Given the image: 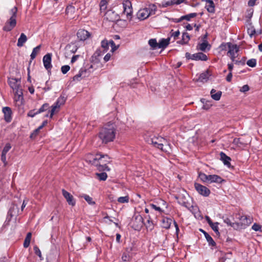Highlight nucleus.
I'll use <instances>...</instances> for the list:
<instances>
[{
    "mask_svg": "<svg viewBox=\"0 0 262 262\" xmlns=\"http://www.w3.org/2000/svg\"><path fill=\"white\" fill-rule=\"evenodd\" d=\"M17 12V8L14 7L9 11V14L11 15L10 18L5 23L3 27V30L5 31H11L16 25V15Z\"/></svg>",
    "mask_w": 262,
    "mask_h": 262,
    "instance_id": "20e7f679",
    "label": "nucleus"
},
{
    "mask_svg": "<svg viewBox=\"0 0 262 262\" xmlns=\"http://www.w3.org/2000/svg\"><path fill=\"white\" fill-rule=\"evenodd\" d=\"M249 86L247 85H243L239 90L241 92L245 93L249 90Z\"/></svg>",
    "mask_w": 262,
    "mask_h": 262,
    "instance_id": "69168bd1",
    "label": "nucleus"
},
{
    "mask_svg": "<svg viewBox=\"0 0 262 262\" xmlns=\"http://www.w3.org/2000/svg\"><path fill=\"white\" fill-rule=\"evenodd\" d=\"M27 40V37L26 35L23 33H21L20 36L18 39L17 46L19 47H23Z\"/></svg>",
    "mask_w": 262,
    "mask_h": 262,
    "instance_id": "393cba45",
    "label": "nucleus"
},
{
    "mask_svg": "<svg viewBox=\"0 0 262 262\" xmlns=\"http://www.w3.org/2000/svg\"><path fill=\"white\" fill-rule=\"evenodd\" d=\"M14 96H23V90L21 87L13 90Z\"/></svg>",
    "mask_w": 262,
    "mask_h": 262,
    "instance_id": "6e6d98bb",
    "label": "nucleus"
},
{
    "mask_svg": "<svg viewBox=\"0 0 262 262\" xmlns=\"http://www.w3.org/2000/svg\"><path fill=\"white\" fill-rule=\"evenodd\" d=\"M14 99L18 105H21L23 104V96H14Z\"/></svg>",
    "mask_w": 262,
    "mask_h": 262,
    "instance_id": "a18cd8bd",
    "label": "nucleus"
},
{
    "mask_svg": "<svg viewBox=\"0 0 262 262\" xmlns=\"http://www.w3.org/2000/svg\"><path fill=\"white\" fill-rule=\"evenodd\" d=\"M170 38L162 39L158 43V48L165 49L169 43Z\"/></svg>",
    "mask_w": 262,
    "mask_h": 262,
    "instance_id": "bb28decb",
    "label": "nucleus"
},
{
    "mask_svg": "<svg viewBox=\"0 0 262 262\" xmlns=\"http://www.w3.org/2000/svg\"><path fill=\"white\" fill-rule=\"evenodd\" d=\"M233 144L239 147L245 146L246 144L242 138H234L233 141Z\"/></svg>",
    "mask_w": 262,
    "mask_h": 262,
    "instance_id": "c85d7f7f",
    "label": "nucleus"
},
{
    "mask_svg": "<svg viewBox=\"0 0 262 262\" xmlns=\"http://www.w3.org/2000/svg\"><path fill=\"white\" fill-rule=\"evenodd\" d=\"M123 11L122 15H126L127 19L130 20L132 18L133 13L131 2L128 0L124 1L123 3Z\"/></svg>",
    "mask_w": 262,
    "mask_h": 262,
    "instance_id": "6e6552de",
    "label": "nucleus"
},
{
    "mask_svg": "<svg viewBox=\"0 0 262 262\" xmlns=\"http://www.w3.org/2000/svg\"><path fill=\"white\" fill-rule=\"evenodd\" d=\"M96 175L100 181H105L107 178V175L105 172L97 173Z\"/></svg>",
    "mask_w": 262,
    "mask_h": 262,
    "instance_id": "79ce46f5",
    "label": "nucleus"
},
{
    "mask_svg": "<svg viewBox=\"0 0 262 262\" xmlns=\"http://www.w3.org/2000/svg\"><path fill=\"white\" fill-rule=\"evenodd\" d=\"M176 198L178 200V203L182 206H183L187 208H189L191 206L190 203L188 202L186 196L179 195L178 196H176Z\"/></svg>",
    "mask_w": 262,
    "mask_h": 262,
    "instance_id": "f3484780",
    "label": "nucleus"
},
{
    "mask_svg": "<svg viewBox=\"0 0 262 262\" xmlns=\"http://www.w3.org/2000/svg\"><path fill=\"white\" fill-rule=\"evenodd\" d=\"M66 99L64 96H60L54 103L55 105L60 108L61 105H63L66 102Z\"/></svg>",
    "mask_w": 262,
    "mask_h": 262,
    "instance_id": "c9c22d12",
    "label": "nucleus"
},
{
    "mask_svg": "<svg viewBox=\"0 0 262 262\" xmlns=\"http://www.w3.org/2000/svg\"><path fill=\"white\" fill-rule=\"evenodd\" d=\"M227 46L228 48L227 54L230 57L232 61H234V58H236L239 51V48L236 45L232 44L231 42H228Z\"/></svg>",
    "mask_w": 262,
    "mask_h": 262,
    "instance_id": "0eeeda50",
    "label": "nucleus"
},
{
    "mask_svg": "<svg viewBox=\"0 0 262 262\" xmlns=\"http://www.w3.org/2000/svg\"><path fill=\"white\" fill-rule=\"evenodd\" d=\"M11 148V144L10 143H7L3 149L2 153L7 154Z\"/></svg>",
    "mask_w": 262,
    "mask_h": 262,
    "instance_id": "4d7b16f0",
    "label": "nucleus"
},
{
    "mask_svg": "<svg viewBox=\"0 0 262 262\" xmlns=\"http://www.w3.org/2000/svg\"><path fill=\"white\" fill-rule=\"evenodd\" d=\"M100 12L101 13H103L104 14L107 7V2L106 0H101L99 3Z\"/></svg>",
    "mask_w": 262,
    "mask_h": 262,
    "instance_id": "cd10ccee",
    "label": "nucleus"
},
{
    "mask_svg": "<svg viewBox=\"0 0 262 262\" xmlns=\"http://www.w3.org/2000/svg\"><path fill=\"white\" fill-rule=\"evenodd\" d=\"M247 64L248 66L253 68L256 66V60L255 59H251L247 61Z\"/></svg>",
    "mask_w": 262,
    "mask_h": 262,
    "instance_id": "8fccbe9b",
    "label": "nucleus"
},
{
    "mask_svg": "<svg viewBox=\"0 0 262 262\" xmlns=\"http://www.w3.org/2000/svg\"><path fill=\"white\" fill-rule=\"evenodd\" d=\"M197 15L196 13H191L187 15L182 16L178 21L182 20L185 19L187 20H190L191 18L196 17Z\"/></svg>",
    "mask_w": 262,
    "mask_h": 262,
    "instance_id": "f704fd0d",
    "label": "nucleus"
},
{
    "mask_svg": "<svg viewBox=\"0 0 262 262\" xmlns=\"http://www.w3.org/2000/svg\"><path fill=\"white\" fill-rule=\"evenodd\" d=\"M62 194L69 205L72 206L75 205L76 201L72 194L64 189L62 190Z\"/></svg>",
    "mask_w": 262,
    "mask_h": 262,
    "instance_id": "9b49d317",
    "label": "nucleus"
},
{
    "mask_svg": "<svg viewBox=\"0 0 262 262\" xmlns=\"http://www.w3.org/2000/svg\"><path fill=\"white\" fill-rule=\"evenodd\" d=\"M116 136V129L113 124H107L101 129L99 137L102 143H107L113 141Z\"/></svg>",
    "mask_w": 262,
    "mask_h": 262,
    "instance_id": "f03ea898",
    "label": "nucleus"
},
{
    "mask_svg": "<svg viewBox=\"0 0 262 262\" xmlns=\"http://www.w3.org/2000/svg\"><path fill=\"white\" fill-rule=\"evenodd\" d=\"M143 218L140 214H135L130 222L132 227L135 230H140L143 225Z\"/></svg>",
    "mask_w": 262,
    "mask_h": 262,
    "instance_id": "423d86ee",
    "label": "nucleus"
},
{
    "mask_svg": "<svg viewBox=\"0 0 262 262\" xmlns=\"http://www.w3.org/2000/svg\"><path fill=\"white\" fill-rule=\"evenodd\" d=\"M38 114L37 113V111L35 112V110H31L30 111L28 114L27 116L28 117H34L36 115Z\"/></svg>",
    "mask_w": 262,
    "mask_h": 262,
    "instance_id": "0e129e2a",
    "label": "nucleus"
},
{
    "mask_svg": "<svg viewBox=\"0 0 262 262\" xmlns=\"http://www.w3.org/2000/svg\"><path fill=\"white\" fill-rule=\"evenodd\" d=\"M207 59V55L202 52H199L192 54V60L206 61Z\"/></svg>",
    "mask_w": 262,
    "mask_h": 262,
    "instance_id": "aec40b11",
    "label": "nucleus"
},
{
    "mask_svg": "<svg viewBox=\"0 0 262 262\" xmlns=\"http://www.w3.org/2000/svg\"><path fill=\"white\" fill-rule=\"evenodd\" d=\"M171 37H173L174 40H176L180 34V31L179 30L175 32H173V30H171Z\"/></svg>",
    "mask_w": 262,
    "mask_h": 262,
    "instance_id": "680f3d73",
    "label": "nucleus"
},
{
    "mask_svg": "<svg viewBox=\"0 0 262 262\" xmlns=\"http://www.w3.org/2000/svg\"><path fill=\"white\" fill-rule=\"evenodd\" d=\"M70 69V67L68 65H64L61 67V71L63 74H66Z\"/></svg>",
    "mask_w": 262,
    "mask_h": 262,
    "instance_id": "5fc2aeb1",
    "label": "nucleus"
},
{
    "mask_svg": "<svg viewBox=\"0 0 262 262\" xmlns=\"http://www.w3.org/2000/svg\"><path fill=\"white\" fill-rule=\"evenodd\" d=\"M86 70L85 69L81 68L78 74H76V75H75L73 77V80L78 81L80 80V78L85 77L86 76Z\"/></svg>",
    "mask_w": 262,
    "mask_h": 262,
    "instance_id": "5701e85b",
    "label": "nucleus"
},
{
    "mask_svg": "<svg viewBox=\"0 0 262 262\" xmlns=\"http://www.w3.org/2000/svg\"><path fill=\"white\" fill-rule=\"evenodd\" d=\"M190 40V36L188 33L185 32L183 33L182 38L181 40L179 41L181 44H186Z\"/></svg>",
    "mask_w": 262,
    "mask_h": 262,
    "instance_id": "7c9ffc66",
    "label": "nucleus"
},
{
    "mask_svg": "<svg viewBox=\"0 0 262 262\" xmlns=\"http://www.w3.org/2000/svg\"><path fill=\"white\" fill-rule=\"evenodd\" d=\"M151 142L155 147L164 152L169 153L171 149L170 145L164 138L161 137H155L151 139Z\"/></svg>",
    "mask_w": 262,
    "mask_h": 262,
    "instance_id": "7ed1b4c3",
    "label": "nucleus"
},
{
    "mask_svg": "<svg viewBox=\"0 0 262 262\" xmlns=\"http://www.w3.org/2000/svg\"><path fill=\"white\" fill-rule=\"evenodd\" d=\"M77 2H75L74 4H76ZM74 3H72L71 5L68 6L66 8V12L67 14H73L75 12L76 8L73 6Z\"/></svg>",
    "mask_w": 262,
    "mask_h": 262,
    "instance_id": "473e14b6",
    "label": "nucleus"
},
{
    "mask_svg": "<svg viewBox=\"0 0 262 262\" xmlns=\"http://www.w3.org/2000/svg\"><path fill=\"white\" fill-rule=\"evenodd\" d=\"M231 227H233L234 229L238 230L241 229H244L243 226L239 223H232Z\"/></svg>",
    "mask_w": 262,
    "mask_h": 262,
    "instance_id": "3c124183",
    "label": "nucleus"
},
{
    "mask_svg": "<svg viewBox=\"0 0 262 262\" xmlns=\"http://www.w3.org/2000/svg\"><path fill=\"white\" fill-rule=\"evenodd\" d=\"M81 198L84 199V200L90 204V205H94L95 204V202L93 201L92 198L90 196L87 194H82L80 196Z\"/></svg>",
    "mask_w": 262,
    "mask_h": 262,
    "instance_id": "58836bf2",
    "label": "nucleus"
},
{
    "mask_svg": "<svg viewBox=\"0 0 262 262\" xmlns=\"http://www.w3.org/2000/svg\"><path fill=\"white\" fill-rule=\"evenodd\" d=\"M148 44L153 50L158 48V43L157 42V40L155 38L149 39L148 41Z\"/></svg>",
    "mask_w": 262,
    "mask_h": 262,
    "instance_id": "e433bc0d",
    "label": "nucleus"
},
{
    "mask_svg": "<svg viewBox=\"0 0 262 262\" xmlns=\"http://www.w3.org/2000/svg\"><path fill=\"white\" fill-rule=\"evenodd\" d=\"M205 8L208 12L214 13L215 12L214 4L212 0H206Z\"/></svg>",
    "mask_w": 262,
    "mask_h": 262,
    "instance_id": "412c9836",
    "label": "nucleus"
},
{
    "mask_svg": "<svg viewBox=\"0 0 262 262\" xmlns=\"http://www.w3.org/2000/svg\"><path fill=\"white\" fill-rule=\"evenodd\" d=\"M199 177L202 181L204 183H208L209 177L208 175L204 173H200Z\"/></svg>",
    "mask_w": 262,
    "mask_h": 262,
    "instance_id": "ea45409f",
    "label": "nucleus"
},
{
    "mask_svg": "<svg viewBox=\"0 0 262 262\" xmlns=\"http://www.w3.org/2000/svg\"><path fill=\"white\" fill-rule=\"evenodd\" d=\"M35 253L38 255L40 258H41V251L37 246H35L33 248Z\"/></svg>",
    "mask_w": 262,
    "mask_h": 262,
    "instance_id": "e2e57ef3",
    "label": "nucleus"
},
{
    "mask_svg": "<svg viewBox=\"0 0 262 262\" xmlns=\"http://www.w3.org/2000/svg\"><path fill=\"white\" fill-rule=\"evenodd\" d=\"M207 34L206 33L203 37V42L199 43L197 46V49L202 51H205L208 48V50L210 49V46L208 43L207 40Z\"/></svg>",
    "mask_w": 262,
    "mask_h": 262,
    "instance_id": "4468645a",
    "label": "nucleus"
},
{
    "mask_svg": "<svg viewBox=\"0 0 262 262\" xmlns=\"http://www.w3.org/2000/svg\"><path fill=\"white\" fill-rule=\"evenodd\" d=\"M101 47L103 48L105 51L108 49V43L106 40H102L101 41Z\"/></svg>",
    "mask_w": 262,
    "mask_h": 262,
    "instance_id": "13d9d810",
    "label": "nucleus"
},
{
    "mask_svg": "<svg viewBox=\"0 0 262 262\" xmlns=\"http://www.w3.org/2000/svg\"><path fill=\"white\" fill-rule=\"evenodd\" d=\"M143 224L148 230L151 231L154 228V224L152 221L147 220L146 222Z\"/></svg>",
    "mask_w": 262,
    "mask_h": 262,
    "instance_id": "4c0bfd02",
    "label": "nucleus"
},
{
    "mask_svg": "<svg viewBox=\"0 0 262 262\" xmlns=\"http://www.w3.org/2000/svg\"><path fill=\"white\" fill-rule=\"evenodd\" d=\"M3 113L4 114V119L7 122H10L12 120V110L10 107L5 106L3 108Z\"/></svg>",
    "mask_w": 262,
    "mask_h": 262,
    "instance_id": "2eb2a0df",
    "label": "nucleus"
},
{
    "mask_svg": "<svg viewBox=\"0 0 262 262\" xmlns=\"http://www.w3.org/2000/svg\"><path fill=\"white\" fill-rule=\"evenodd\" d=\"M219 223L217 222L213 223V225H209L212 229L215 232V233L220 235V232L219 231V227H218Z\"/></svg>",
    "mask_w": 262,
    "mask_h": 262,
    "instance_id": "49530a36",
    "label": "nucleus"
},
{
    "mask_svg": "<svg viewBox=\"0 0 262 262\" xmlns=\"http://www.w3.org/2000/svg\"><path fill=\"white\" fill-rule=\"evenodd\" d=\"M105 18L110 21H116L120 19V16L112 10H107L104 14Z\"/></svg>",
    "mask_w": 262,
    "mask_h": 262,
    "instance_id": "9d476101",
    "label": "nucleus"
},
{
    "mask_svg": "<svg viewBox=\"0 0 262 262\" xmlns=\"http://www.w3.org/2000/svg\"><path fill=\"white\" fill-rule=\"evenodd\" d=\"M32 234L31 232H28L27 234V236L25 239L24 243V247L25 248H28L30 244L31 238Z\"/></svg>",
    "mask_w": 262,
    "mask_h": 262,
    "instance_id": "72a5a7b5",
    "label": "nucleus"
},
{
    "mask_svg": "<svg viewBox=\"0 0 262 262\" xmlns=\"http://www.w3.org/2000/svg\"><path fill=\"white\" fill-rule=\"evenodd\" d=\"M209 180L208 183H221L224 180L219 176L216 174H209L208 175Z\"/></svg>",
    "mask_w": 262,
    "mask_h": 262,
    "instance_id": "6ab92c4d",
    "label": "nucleus"
},
{
    "mask_svg": "<svg viewBox=\"0 0 262 262\" xmlns=\"http://www.w3.org/2000/svg\"><path fill=\"white\" fill-rule=\"evenodd\" d=\"M51 60H52V54L48 53L46 54L42 59L43 66L45 69L47 70H50L52 67L51 64Z\"/></svg>",
    "mask_w": 262,
    "mask_h": 262,
    "instance_id": "f8f14e48",
    "label": "nucleus"
},
{
    "mask_svg": "<svg viewBox=\"0 0 262 262\" xmlns=\"http://www.w3.org/2000/svg\"><path fill=\"white\" fill-rule=\"evenodd\" d=\"M208 76L209 74L208 72L202 73L199 76V80L202 81H203L204 80H206L208 78Z\"/></svg>",
    "mask_w": 262,
    "mask_h": 262,
    "instance_id": "603ef678",
    "label": "nucleus"
},
{
    "mask_svg": "<svg viewBox=\"0 0 262 262\" xmlns=\"http://www.w3.org/2000/svg\"><path fill=\"white\" fill-rule=\"evenodd\" d=\"M173 5L171 1L169 0H164L161 4H160V6L162 7H167L168 6Z\"/></svg>",
    "mask_w": 262,
    "mask_h": 262,
    "instance_id": "de8ad7c7",
    "label": "nucleus"
},
{
    "mask_svg": "<svg viewBox=\"0 0 262 262\" xmlns=\"http://www.w3.org/2000/svg\"><path fill=\"white\" fill-rule=\"evenodd\" d=\"M220 155L221 160L223 162L225 165L229 166L230 165V161L231 160V158L222 151L220 152Z\"/></svg>",
    "mask_w": 262,
    "mask_h": 262,
    "instance_id": "4be33fe9",
    "label": "nucleus"
},
{
    "mask_svg": "<svg viewBox=\"0 0 262 262\" xmlns=\"http://www.w3.org/2000/svg\"><path fill=\"white\" fill-rule=\"evenodd\" d=\"M91 33L84 29H79L77 32L78 38L81 41H84L91 37Z\"/></svg>",
    "mask_w": 262,
    "mask_h": 262,
    "instance_id": "ddd939ff",
    "label": "nucleus"
},
{
    "mask_svg": "<svg viewBox=\"0 0 262 262\" xmlns=\"http://www.w3.org/2000/svg\"><path fill=\"white\" fill-rule=\"evenodd\" d=\"M8 83L13 90H15V89H17L21 87L20 79H16L14 78H10L9 79Z\"/></svg>",
    "mask_w": 262,
    "mask_h": 262,
    "instance_id": "dca6fc26",
    "label": "nucleus"
},
{
    "mask_svg": "<svg viewBox=\"0 0 262 262\" xmlns=\"http://www.w3.org/2000/svg\"><path fill=\"white\" fill-rule=\"evenodd\" d=\"M248 34L250 35L251 37H252L253 35H254L255 34V29H254V27L251 26V27L249 28L247 30Z\"/></svg>",
    "mask_w": 262,
    "mask_h": 262,
    "instance_id": "864d4df0",
    "label": "nucleus"
},
{
    "mask_svg": "<svg viewBox=\"0 0 262 262\" xmlns=\"http://www.w3.org/2000/svg\"><path fill=\"white\" fill-rule=\"evenodd\" d=\"M149 206L151 209H154L156 211H158L160 214H162L164 212V210L161 207L157 206L156 205L154 204H149Z\"/></svg>",
    "mask_w": 262,
    "mask_h": 262,
    "instance_id": "c03bdc74",
    "label": "nucleus"
},
{
    "mask_svg": "<svg viewBox=\"0 0 262 262\" xmlns=\"http://www.w3.org/2000/svg\"><path fill=\"white\" fill-rule=\"evenodd\" d=\"M105 158L108 159V156L100 154H97L94 156L92 154H89L86 157V161L90 164L96 166L99 171H109L110 169L106 166V163L102 162V158Z\"/></svg>",
    "mask_w": 262,
    "mask_h": 262,
    "instance_id": "f257e3e1",
    "label": "nucleus"
},
{
    "mask_svg": "<svg viewBox=\"0 0 262 262\" xmlns=\"http://www.w3.org/2000/svg\"><path fill=\"white\" fill-rule=\"evenodd\" d=\"M239 221V223L243 226L244 228H245L252 223V218L249 216L243 215L241 216Z\"/></svg>",
    "mask_w": 262,
    "mask_h": 262,
    "instance_id": "a211bd4d",
    "label": "nucleus"
},
{
    "mask_svg": "<svg viewBox=\"0 0 262 262\" xmlns=\"http://www.w3.org/2000/svg\"><path fill=\"white\" fill-rule=\"evenodd\" d=\"M130 259V256L127 253H123L122 256V259L124 261H128Z\"/></svg>",
    "mask_w": 262,
    "mask_h": 262,
    "instance_id": "052dcab7",
    "label": "nucleus"
},
{
    "mask_svg": "<svg viewBox=\"0 0 262 262\" xmlns=\"http://www.w3.org/2000/svg\"><path fill=\"white\" fill-rule=\"evenodd\" d=\"M1 160L3 161V162L6 165L7 163L6 154L2 153Z\"/></svg>",
    "mask_w": 262,
    "mask_h": 262,
    "instance_id": "338daca9",
    "label": "nucleus"
},
{
    "mask_svg": "<svg viewBox=\"0 0 262 262\" xmlns=\"http://www.w3.org/2000/svg\"><path fill=\"white\" fill-rule=\"evenodd\" d=\"M51 110L50 111H49V112L50 113V118H52L54 114V113L55 112H57L59 111V107H58L57 106H56V105H55L54 104V105H53L52 106H51Z\"/></svg>",
    "mask_w": 262,
    "mask_h": 262,
    "instance_id": "a19ab883",
    "label": "nucleus"
},
{
    "mask_svg": "<svg viewBox=\"0 0 262 262\" xmlns=\"http://www.w3.org/2000/svg\"><path fill=\"white\" fill-rule=\"evenodd\" d=\"M129 201V197L128 195L125 196H121L118 199V202L120 203H128Z\"/></svg>",
    "mask_w": 262,
    "mask_h": 262,
    "instance_id": "09e8293b",
    "label": "nucleus"
},
{
    "mask_svg": "<svg viewBox=\"0 0 262 262\" xmlns=\"http://www.w3.org/2000/svg\"><path fill=\"white\" fill-rule=\"evenodd\" d=\"M232 77V72H229L227 75L226 79L228 82H230L231 81Z\"/></svg>",
    "mask_w": 262,
    "mask_h": 262,
    "instance_id": "774afa93",
    "label": "nucleus"
},
{
    "mask_svg": "<svg viewBox=\"0 0 262 262\" xmlns=\"http://www.w3.org/2000/svg\"><path fill=\"white\" fill-rule=\"evenodd\" d=\"M261 228V225H260L259 224H257L256 223H254L252 226V229L255 231H260Z\"/></svg>",
    "mask_w": 262,
    "mask_h": 262,
    "instance_id": "bf43d9fd",
    "label": "nucleus"
},
{
    "mask_svg": "<svg viewBox=\"0 0 262 262\" xmlns=\"http://www.w3.org/2000/svg\"><path fill=\"white\" fill-rule=\"evenodd\" d=\"M194 187L197 192L201 195L204 196H208L210 193V190L205 186L200 184L195 183L194 184Z\"/></svg>",
    "mask_w": 262,
    "mask_h": 262,
    "instance_id": "1a4fd4ad",
    "label": "nucleus"
},
{
    "mask_svg": "<svg viewBox=\"0 0 262 262\" xmlns=\"http://www.w3.org/2000/svg\"><path fill=\"white\" fill-rule=\"evenodd\" d=\"M156 11L157 6L155 4H149L147 7L139 10L137 13V17L139 20H143L150 15L155 14Z\"/></svg>",
    "mask_w": 262,
    "mask_h": 262,
    "instance_id": "39448f33",
    "label": "nucleus"
},
{
    "mask_svg": "<svg viewBox=\"0 0 262 262\" xmlns=\"http://www.w3.org/2000/svg\"><path fill=\"white\" fill-rule=\"evenodd\" d=\"M41 46V45H39L33 49V50L31 53V54L30 55L31 59L32 60L34 59L36 57V55L39 53V52L40 50Z\"/></svg>",
    "mask_w": 262,
    "mask_h": 262,
    "instance_id": "2f4dec72",
    "label": "nucleus"
},
{
    "mask_svg": "<svg viewBox=\"0 0 262 262\" xmlns=\"http://www.w3.org/2000/svg\"><path fill=\"white\" fill-rule=\"evenodd\" d=\"M216 91L214 89H212L211 91L210 94L211 95V97L213 99L215 100H219L221 98L222 95V92L218 91L217 93H215Z\"/></svg>",
    "mask_w": 262,
    "mask_h": 262,
    "instance_id": "c756f323",
    "label": "nucleus"
},
{
    "mask_svg": "<svg viewBox=\"0 0 262 262\" xmlns=\"http://www.w3.org/2000/svg\"><path fill=\"white\" fill-rule=\"evenodd\" d=\"M200 231L204 233L205 237L207 240V241L208 242L209 245L212 246H214L215 245V243L212 239V238L210 236V235L207 233L206 231L203 230V229H200Z\"/></svg>",
    "mask_w": 262,
    "mask_h": 262,
    "instance_id": "a878e982",
    "label": "nucleus"
},
{
    "mask_svg": "<svg viewBox=\"0 0 262 262\" xmlns=\"http://www.w3.org/2000/svg\"><path fill=\"white\" fill-rule=\"evenodd\" d=\"M49 107V104L47 103H44L40 108L37 111V113L39 114L41 113L46 111H47Z\"/></svg>",
    "mask_w": 262,
    "mask_h": 262,
    "instance_id": "37998d69",
    "label": "nucleus"
},
{
    "mask_svg": "<svg viewBox=\"0 0 262 262\" xmlns=\"http://www.w3.org/2000/svg\"><path fill=\"white\" fill-rule=\"evenodd\" d=\"M172 222L171 219L164 217L162 220V227L165 229L170 228V225Z\"/></svg>",
    "mask_w": 262,
    "mask_h": 262,
    "instance_id": "b1692460",
    "label": "nucleus"
}]
</instances>
